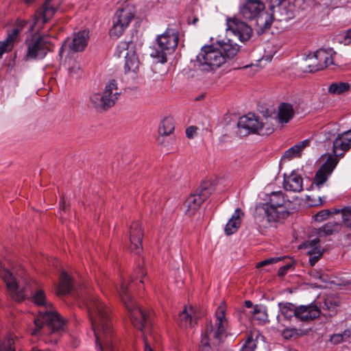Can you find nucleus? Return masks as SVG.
<instances>
[{"mask_svg":"<svg viewBox=\"0 0 351 351\" xmlns=\"http://www.w3.org/2000/svg\"><path fill=\"white\" fill-rule=\"evenodd\" d=\"M23 1H24L25 3H27V4L29 5V4H31V3L33 2V0H23Z\"/></svg>","mask_w":351,"mask_h":351,"instance_id":"774afa93","label":"nucleus"},{"mask_svg":"<svg viewBox=\"0 0 351 351\" xmlns=\"http://www.w3.org/2000/svg\"><path fill=\"white\" fill-rule=\"evenodd\" d=\"M134 44L130 42H121L117 47V49L122 52V51H127L125 55V72L133 71L135 72L138 70L139 66V61L136 52L133 50Z\"/></svg>","mask_w":351,"mask_h":351,"instance_id":"f3484780","label":"nucleus"},{"mask_svg":"<svg viewBox=\"0 0 351 351\" xmlns=\"http://www.w3.org/2000/svg\"><path fill=\"white\" fill-rule=\"evenodd\" d=\"M217 43L220 46V49L219 50L224 56V60L226 58H232L234 57L239 50V47L237 44H233L230 39L227 42L219 40Z\"/></svg>","mask_w":351,"mask_h":351,"instance_id":"a878e982","label":"nucleus"},{"mask_svg":"<svg viewBox=\"0 0 351 351\" xmlns=\"http://www.w3.org/2000/svg\"><path fill=\"white\" fill-rule=\"evenodd\" d=\"M197 128L195 126H190L186 130V135L187 138H192L196 133Z\"/></svg>","mask_w":351,"mask_h":351,"instance_id":"864d4df0","label":"nucleus"},{"mask_svg":"<svg viewBox=\"0 0 351 351\" xmlns=\"http://www.w3.org/2000/svg\"><path fill=\"white\" fill-rule=\"evenodd\" d=\"M317 61L319 62V67L320 70H322L329 65L333 64L332 55L335 53L332 49H319L315 52Z\"/></svg>","mask_w":351,"mask_h":351,"instance_id":"5701e85b","label":"nucleus"},{"mask_svg":"<svg viewBox=\"0 0 351 351\" xmlns=\"http://www.w3.org/2000/svg\"><path fill=\"white\" fill-rule=\"evenodd\" d=\"M20 32L18 29L14 27L10 32H8V36L4 40L6 43L12 46V44L16 40Z\"/></svg>","mask_w":351,"mask_h":351,"instance_id":"79ce46f5","label":"nucleus"},{"mask_svg":"<svg viewBox=\"0 0 351 351\" xmlns=\"http://www.w3.org/2000/svg\"><path fill=\"white\" fill-rule=\"evenodd\" d=\"M293 106L288 103H282L278 107V118L280 123H288L294 116Z\"/></svg>","mask_w":351,"mask_h":351,"instance_id":"bb28decb","label":"nucleus"},{"mask_svg":"<svg viewBox=\"0 0 351 351\" xmlns=\"http://www.w3.org/2000/svg\"><path fill=\"white\" fill-rule=\"evenodd\" d=\"M193 309L191 307L188 309L186 307L178 315L179 324L182 327L187 328L193 325L194 317L193 315Z\"/></svg>","mask_w":351,"mask_h":351,"instance_id":"2f4dec72","label":"nucleus"},{"mask_svg":"<svg viewBox=\"0 0 351 351\" xmlns=\"http://www.w3.org/2000/svg\"><path fill=\"white\" fill-rule=\"evenodd\" d=\"M341 230V223L335 221H328L318 229L319 237H326L338 233Z\"/></svg>","mask_w":351,"mask_h":351,"instance_id":"c756f323","label":"nucleus"},{"mask_svg":"<svg viewBox=\"0 0 351 351\" xmlns=\"http://www.w3.org/2000/svg\"><path fill=\"white\" fill-rule=\"evenodd\" d=\"M341 219V226H344L351 230V206L342 208Z\"/></svg>","mask_w":351,"mask_h":351,"instance_id":"4c0bfd02","label":"nucleus"},{"mask_svg":"<svg viewBox=\"0 0 351 351\" xmlns=\"http://www.w3.org/2000/svg\"><path fill=\"white\" fill-rule=\"evenodd\" d=\"M80 66L77 63H74L73 66L69 68V72L70 74L77 73L80 71Z\"/></svg>","mask_w":351,"mask_h":351,"instance_id":"4d7b16f0","label":"nucleus"},{"mask_svg":"<svg viewBox=\"0 0 351 351\" xmlns=\"http://www.w3.org/2000/svg\"><path fill=\"white\" fill-rule=\"evenodd\" d=\"M214 346H213L211 343L207 342L206 339L201 340L199 351H217Z\"/></svg>","mask_w":351,"mask_h":351,"instance_id":"a18cd8bd","label":"nucleus"},{"mask_svg":"<svg viewBox=\"0 0 351 351\" xmlns=\"http://www.w3.org/2000/svg\"><path fill=\"white\" fill-rule=\"evenodd\" d=\"M242 216H243V213L239 208H237L226 225L224 231L227 235L232 234L239 229L241 226V217Z\"/></svg>","mask_w":351,"mask_h":351,"instance_id":"b1692460","label":"nucleus"},{"mask_svg":"<svg viewBox=\"0 0 351 351\" xmlns=\"http://www.w3.org/2000/svg\"><path fill=\"white\" fill-rule=\"evenodd\" d=\"M330 214L329 210H322L314 215V219L316 221H322L327 219Z\"/></svg>","mask_w":351,"mask_h":351,"instance_id":"49530a36","label":"nucleus"},{"mask_svg":"<svg viewBox=\"0 0 351 351\" xmlns=\"http://www.w3.org/2000/svg\"><path fill=\"white\" fill-rule=\"evenodd\" d=\"M330 341L334 344H338L343 341V334H334L330 337Z\"/></svg>","mask_w":351,"mask_h":351,"instance_id":"3c124183","label":"nucleus"},{"mask_svg":"<svg viewBox=\"0 0 351 351\" xmlns=\"http://www.w3.org/2000/svg\"><path fill=\"white\" fill-rule=\"evenodd\" d=\"M94 331L97 346L99 351H113L112 330L107 307L91 293L82 298Z\"/></svg>","mask_w":351,"mask_h":351,"instance_id":"f257e3e1","label":"nucleus"},{"mask_svg":"<svg viewBox=\"0 0 351 351\" xmlns=\"http://www.w3.org/2000/svg\"><path fill=\"white\" fill-rule=\"evenodd\" d=\"M179 40V32L173 28H167L165 33L157 37V47L152 49L150 56L158 62H167V54L175 50Z\"/></svg>","mask_w":351,"mask_h":351,"instance_id":"20e7f679","label":"nucleus"},{"mask_svg":"<svg viewBox=\"0 0 351 351\" xmlns=\"http://www.w3.org/2000/svg\"><path fill=\"white\" fill-rule=\"evenodd\" d=\"M293 266V263H288L281 267H280L278 274L280 277H283L286 275L288 270Z\"/></svg>","mask_w":351,"mask_h":351,"instance_id":"09e8293b","label":"nucleus"},{"mask_svg":"<svg viewBox=\"0 0 351 351\" xmlns=\"http://www.w3.org/2000/svg\"><path fill=\"white\" fill-rule=\"evenodd\" d=\"M308 254L309 255L310 265L313 266L322 256L323 251L318 247H314L311 250L308 251Z\"/></svg>","mask_w":351,"mask_h":351,"instance_id":"58836bf2","label":"nucleus"},{"mask_svg":"<svg viewBox=\"0 0 351 351\" xmlns=\"http://www.w3.org/2000/svg\"><path fill=\"white\" fill-rule=\"evenodd\" d=\"M291 202L285 200V194L282 191L273 192L270 195L269 201L265 205V213L268 221L275 222L287 218Z\"/></svg>","mask_w":351,"mask_h":351,"instance_id":"423d86ee","label":"nucleus"},{"mask_svg":"<svg viewBox=\"0 0 351 351\" xmlns=\"http://www.w3.org/2000/svg\"><path fill=\"white\" fill-rule=\"evenodd\" d=\"M239 16L245 20L256 21V32L261 35L271 27V18L260 0H247L239 10Z\"/></svg>","mask_w":351,"mask_h":351,"instance_id":"7ed1b4c3","label":"nucleus"},{"mask_svg":"<svg viewBox=\"0 0 351 351\" xmlns=\"http://www.w3.org/2000/svg\"><path fill=\"white\" fill-rule=\"evenodd\" d=\"M252 314L254 315H260V316L257 317V319L259 320H265L267 317V313L263 310L262 306L258 304L253 306Z\"/></svg>","mask_w":351,"mask_h":351,"instance_id":"37998d69","label":"nucleus"},{"mask_svg":"<svg viewBox=\"0 0 351 351\" xmlns=\"http://www.w3.org/2000/svg\"><path fill=\"white\" fill-rule=\"evenodd\" d=\"M205 95L204 94L200 95L199 97H197L195 99L197 101L202 100L204 98Z\"/></svg>","mask_w":351,"mask_h":351,"instance_id":"69168bd1","label":"nucleus"},{"mask_svg":"<svg viewBox=\"0 0 351 351\" xmlns=\"http://www.w3.org/2000/svg\"><path fill=\"white\" fill-rule=\"evenodd\" d=\"M134 15L128 9L118 10L112 18V27L110 29V36L118 38L122 35L125 28L129 25Z\"/></svg>","mask_w":351,"mask_h":351,"instance_id":"ddd939ff","label":"nucleus"},{"mask_svg":"<svg viewBox=\"0 0 351 351\" xmlns=\"http://www.w3.org/2000/svg\"><path fill=\"white\" fill-rule=\"evenodd\" d=\"M128 284L122 282L117 289L120 298L128 311L130 319L134 327L143 330L148 321L145 313L136 304L128 292Z\"/></svg>","mask_w":351,"mask_h":351,"instance_id":"39448f33","label":"nucleus"},{"mask_svg":"<svg viewBox=\"0 0 351 351\" xmlns=\"http://www.w3.org/2000/svg\"><path fill=\"white\" fill-rule=\"evenodd\" d=\"M216 322L215 324L211 322L206 324L204 332L202 333L201 340L210 342L213 346H218L222 335L226 332L227 321L225 317V311L221 307H219L215 313Z\"/></svg>","mask_w":351,"mask_h":351,"instance_id":"1a4fd4ad","label":"nucleus"},{"mask_svg":"<svg viewBox=\"0 0 351 351\" xmlns=\"http://www.w3.org/2000/svg\"><path fill=\"white\" fill-rule=\"evenodd\" d=\"M204 202L195 193L191 194L185 201L184 206L186 208V214L192 216L199 209Z\"/></svg>","mask_w":351,"mask_h":351,"instance_id":"cd10ccee","label":"nucleus"},{"mask_svg":"<svg viewBox=\"0 0 351 351\" xmlns=\"http://www.w3.org/2000/svg\"><path fill=\"white\" fill-rule=\"evenodd\" d=\"M88 34L87 30L80 31L75 34L72 40L69 38L64 40L60 49L59 56L62 57L64 51L67 49L75 52L83 51L88 43Z\"/></svg>","mask_w":351,"mask_h":351,"instance_id":"4468645a","label":"nucleus"},{"mask_svg":"<svg viewBox=\"0 0 351 351\" xmlns=\"http://www.w3.org/2000/svg\"><path fill=\"white\" fill-rule=\"evenodd\" d=\"M320 310L315 304L300 305L298 306L297 319L302 322H309L318 317Z\"/></svg>","mask_w":351,"mask_h":351,"instance_id":"412c9836","label":"nucleus"},{"mask_svg":"<svg viewBox=\"0 0 351 351\" xmlns=\"http://www.w3.org/2000/svg\"><path fill=\"white\" fill-rule=\"evenodd\" d=\"M319 62L317 61L315 53L310 54L306 57L302 63L301 69L304 72H315L319 71Z\"/></svg>","mask_w":351,"mask_h":351,"instance_id":"7c9ffc66","label":"nucleus"},{"mask_svg":"<svg viewBox=\"0 0 351 351\" xmlns=\"http://www.w3.org/2000/svg\"><path fill=\"white\" fill-rule=\"evenodd\" d=\"M308 243H309V245L311 247H312L313 248L317 247V245L319 243V239L318 238H315V239L308 241Z\"/></svg>","mask_w":351,"mask_h":351,"instance_id":"bf43d9fd","label":"nucleus"},{"mask_svg":"<svg viewBox=\"0 0 351 351\" xmlns=\"http://www.w3.org/2000/svg\"><path fill=\"white\" fill-rule=\"evenodd\" d=\"M143 237V232L141 226L138 221H134L130 226V250L138 254L142 251V239Z\"/></svg>","mask_w":351,"mask_h":351,"instance_id":"6ab92c4d","label":"nucleus"},{"mask_svg":"<svg viewBox=\"0 0 351 351\" xmlns=\"http://www.w3.org/2000/svg\"><path fill=\"white\" fill-rule=\"evenodd\" d=\"M303 179L300 175L292 172L284 179L283 186L286 191L299 193L303 190Z\"/></svg>","mask_w":351,"mask_h":351,"instance_id":"4be33fe9","label":"nucleus"},{"mask_svg":"<svg viewBox=\"0 0 351 351\" xmlns=\"http://www.w3.org/2000/svg\"><path fill=\"white\" fill-rule=\"evenodd\" d=\"M278 306L281 314L287 319H291L293 317L297 318L298 306L289 302H280Z\"/></svg>","mask_w":351,"mask_h":351,"instance_id":"473e14b6","label":"nucleus"},{"mask_svg":"<svg viewBox=\"0 0 351 351\" xmlns=\"http://www.w3.org/2000/svg\"><path fill=\"white\" fill-rule=\"evenodd\" d=\"M272 12L269 14L271 18V25L274 21L279 22L288 21L294 17L292 10L286 5L281 4H271Z\"/></svg>","mask_w":351,"mask_h":351,"instance_id":"aec40b11","label":"nucleus"},{"mask_svg":"<svg viewBox=\"0 0 351 351\" xmlns=\"http://www.w3.org/2000/svg\"><path fill=\"white\" fill-rule=\"evenodd\" d=\"M351 148V129L339 134L333 141L332 152L336 156L342 157Z\"/></svg>","mask_w":351,"mask_h":351,"instance_id":"a211bd4d","label":"nucleus"},{"mask_svg":"<svg viewBox=\"0 0 351 351\" xmlns=\"http://www.w3.org/2000/svg\"><path fill=\"white\" fill-rule=\"evenodd\" d=\"M337 157V156H336V155H328L326 160L316 172L313 180V184H315L318 188H320V186L328 180L329 176L337 166L339 162Z\"/></svg>","mask_w":351,"mask_h":351,"instance_id":"2eb2a0df","label":"nucleus"},{"mask_svg":"<svg viewBox=\"0 0 351 351\" xmlns=\"http://www.w3.org/2000/svg\"><path fill=\"white\" fill-rule=\"evenodd\" d=\"M0 351H15L12 337H8L1 341Z\"/></svg>","mask_w":351,"mask_h":351,"instance_id":"ea45409f","label":"nucleus"},{"mask_svg":"<svg viewBox=\"0 0 351 351\" xmlns=\"http://www.w3.org/2000/svg\"><path fill=\"white\" fill-rule=\"evenodd\" d=\"M49 41L44 36H34L27 43L25 60L44 58L49 51Z\"/></svg>","mask_w":351,"mask_h":351,"instance_id":"f8f14e48","label":"nucleus"},{"mask_svg":"<svg viewBox=\"0 0 351 351\" xmlns=\"http://www.w3.org/2000/svg\"><path fill=\"white\" fill-rule=\"evenodd\" d=\"M310 140L306 139L288 149L284 154L283 158L291 160L295 157H299L302 151L309 145Z\"/></svg>","mask_w":351,"mask_h":351,"instance_id":"c85d7f7f","label":"nucleus"},{"mask_svg":"<svg viewBox=\"0 0 351 351\" xmlns=\"http://www.w3.org/2000/svg\"><path fill=\"white\" fill-rule=\"evenodd\" d=\"M34 302L38 306H45L46 311H40V318L36 319L34 323L37 328L32 332L36 335L37 330L46 324L51 333L58 332L63 328L64 322L60 315L53 311L52 304L46 302V297L43 290H37L33 295Z\"/></svg>","mask_w":351,"mask_h":351,"instance_id":"f03ea898","label":"nucleus"},{"mask_svg":"<svg viewBox=\"0 0 351 351\" xmlns=\"http://www.w3.org/2000/svg\"><path fill=\"white\" fill-rule=\"evenodd\" d=\"M308 331L295 328H286L282 331V336L286 340L297 339L300 337L307 335Z\"/></svg>","mask_w":351,"mask_h":351,"instance_id":"f704fd0d","label":"nucleus"},{"mask_svg":"<svg viewBox=\"0 0 351 351\" xmlns=\"http://www.w3.org/2000/svg\"><path fill=\"white\" fill-rule=\"evenodd\" d=\"M256 343L252 337H248L240 351H254Z\"/></svg>","mask_w":351,"mask_h":351,"instance_id":"a19ab883","label":"nucleus"},{"mask_svg":"<svg viewBox=\"0 0 351 351\" xmlns=\"http://www.w3.org/2000/svg\"><path fill=\"white\" fill-rule=\"evenodd\" d=\"M64 0H46L45 3L36 11L32 24L29 26V31L35 28L39 30L47 23L60 9Z\"/></svg>","mask_w":351,"mask_h":351,"instance_id":"9b49d317","label":"nucleus"},{"mask_svg":"<svg viewBox=\"0 0 351 351\" xmlns=\"http://www.w3.org/2000/svg\"><path fill=\"white\" fill-rule=\"evenodd\" d=\"M225 62L224 56L212 45H205L197 56V66L204 72L213 71Z\"/></svg>","mask_w":351,"mask_h":351,"instance_id":"0eeeda50","label":"nucleus"},{"mask_svg":"<svg viewBox=\"0 0 351 351\" xmlns=\"http://www.w3.org/2000/svg\"><path fill=\"white\" fill-rule=\"evenodd\" d=\"M285 0H271V4H281Z\"/></svg>","mask_w":351,"mask_h":351,"instance_id":"0e129e2a","label":"nucleus"},{"mask_svg":"<svg viewBox=\"0 0 351 351\" xmlns=\"http://www.w3.org/2000/svg\"><path fill=\"white\" fill-rule=\"evenodd\" d=\"M144 343H145V348L144 351H153L152 348H151L150 345L148 343L147 339L144 338Z\"/></svg>","mask_w":351,"mask_h":351,"instance_id":"052dcab7","label":"nucleus"},{"mask_svg":"<svg viewBox=\"0 0 351 351\" xmlns=\"http://www.w3.org/2000/svg\"><path fill=\"white\" fill-rule=\"evenodd\" d=\"M266 125V123L260 122L254 114H248L239 118L237 123V133L240 136H246L256 133L260 135H269L274 132V129Z\"/></svg>","mask_w":351,"mask_h":351,"instance_id":"9d476101","label":"nucleus"},{"mask_svg":"<svg viewBox=\"0 0 351 351\" xmlns=\"http://www.w3.org/2000/svg\"><path fill=\"white\" fill-rule=\"evenodd\" d=\"M310 274H311V276L312 277H313L315 279H319L322 282H326L327 281V280L324 278V276L322 274H321L319 271H317L316 270L311 271Z\"/></svg>","mask_w":351,"mask_h":351,"instance_id":"5fc2aeb1","label":"nucleus"},{"mask_svg":"<svg viewBox=\"0 0 351 351\" xmlns=\"http://www.w3.org/2000/svg\"><path fill=\"white\" fill-rule=\"evenodd\" d=\"M175 129L174 121L172 117H165L160 123L158 133L163 135H170Z\"/></svg>","mask_w":351,"mask_h":351,"instance_id":"72a5a7b5","label":"nucleus"},{"mask_svg":"<svg viewBox=\"0 0 351 351\" xmlns=\"http://www.w3.org/2000/svg\"><path fill=\"white\" fill-rule=\"evenodd\" d=\"M72 287L71 277L64 271H62L60 276V282L56 287V294L58 296L66 295L71 292Z\"/></svg>","mask_w":351,"mask_h":351,"instance_id":"393cba45","label":"nucleus"},{"mask_svg":"<svg viewBox=\"0 0 351 351\" xmlns=\"http://www.w3.org/2000/svg\"><path fill=\"white\" fill-rule=\"evenodd\" d=\"M12 49V46H10L8 43H6L5 41L0 42V59L2 57V55L5 52H8L10 51Z\"/></svg>","mask_w":351,"mask_h":351,"instance_id":"8fccbe9b","label":"nucleus"},{"mask_svg":"<svg viewBox=\"0 0 351 351\" xmlns=\"http://www.w3.org/2000/svg\"><path fill=\"white\" fill-rule=\"evenodd\" d=\"M227 30L237 36L241 42L248 40L252 36V27L237 17L227 20Z\"/></svg>","mask_w":351,"mask_h":351,"instance_id":"dca6fc26","label":"nucleus"},{"mask_svg":"<svg viewBox=\"0 0 351 351\" xmlns=\"http://www.w3.org/2000/svg\"><path fill=\"white\" fill-rule=\"evenodd\" d=\"M168 135H163V134H159V136H158V137L157 138L158 143L159 144H161V145H164V146H167L168 145V143L166 141L165 138Z\"/></svg>","mask_w":351,"mask_h":351,"instance_id":"13d9d810","label":"nucleus"},{"mask_svg":"<svg viewBox=\"0 0 351 351\" xmlns=\"http://www.w3.org/2000/svg\"><path fill=\"white\" fill-rule=\"evenodd\" d=\"M119 96L117 82L112 80L106 85L102 93H95L90 97V103L97 111H105L114 105Z\"/></svg>","mask_w":351,"mask_h":351,"instance_id":"6e6552de","label":"nucleus"},{"mask_svg":"<svg viewBox=\"0 0 351 351\" xmlns=\"http://www.w3.org/2000/svg\"><path fill=\"white\" fill-rule=\"evenodd\" d=\"M343 43L345 45L351 43V29H348L343 36Z\"/></svg>","mask_w":351,"mask_h":351,"instance_id":"6e6d98bb","label":"nucleus"},{"mask_svg":"<svg viewBox=\"0 0 351 351\" xmlns=\"http://www.w3.org/2000/svg\"><path fill=\"white\" fill-rule=\"evenodd\" d=\"M245 306L246 308H252L253 307V303L250 300H245Z\"/></svg>","mask_w":351,"mask_h":351,"instance_id":"e2e57ef3","label":"nucleus"},{"mask_svg":"<svg viewBox=\"0 0 351 351\" xmlns=\"http://www.w3.org/2000/svg\"><path fill=\"white\" fill-rule=\"evenodd\" d=\"M281 260H282V258H280V257H275V258H267V259H265V260H264L263 261L259 262L257 264V267H263V266H265V265H271V264H274V263H276L279 262Z\"/></svg>","mask_w":351,"mask_h":351,"instance_id":"de8ad7c7","label":"nucleus"},{"mask_svg":"<svg viewBox=\"0 0 351 351\" xmlns=\"http://www.w3.org/2000/svg\"><path fill=\"white\" fill-rule=\"evenodd\" d=\"M199 19L197 16H193L192 21H190V19L189 18L188 19V23L189 24H192L193 25H195L197 24V23L198 22Z\"/></svg>","mask_w":351,"mask_h":351,"instance_id":"680f3d73","label":"nucleus"},{"mask_svg":"<svg viewBox=\"0 0 351 351\" xmlns=\"http://www.w3.org/2000/svg\"><path fill=\"white\" fill-rule=\"evenodd\" d=\"M214 187L211 183L204 182L201 184L199 187L195 192L204 202L213 192Z\"/></svg>","mask_w":351,"mask_h":351,"instance_id":"c9c22d12","label":"nucleus"},{"mask_svg":"<svg viewBox=\"0 0 351 351\" xmlns=\"http://www.w3.org/2000/svg\"><path fill=\"white\" fill-rule=\"evenodd\" d=\"M350 85L347 82H334L328 87V93L332 95H341L349 90Z\"/></svg>","mask_w":351,"mask_h":351,"instance_id":"e433bc0d","label":"nucleus"},{"mask_svg":"<svg viewBox=\"0 0 351 351\" xmlns=\"http://www.w3.org/2000/svg\"><path fill=\"white\" fill-rule=\"evenodd\" d=\"M147 274V271L144 269L142 265H138V267L134 271V276H132V280H134L136 278H140V283L143 284L144 282L142 278L145 276Z\"/></svg>","mask_w":351,"mask_h":351,"instance_id":"c03bdc74","label":"nucleus"},{"mask_svg":"<svg viewBox=\"0 0 351 351\" xmlns=\"http://www.w3.org/2000/svg\"><path fill=\"white\" fill-rule=\"evenodd\" d=\"M27 23H28V22L27 21L18 19L16 21L14 27L16 29H18L19 31L21 32L24 29V27L27 25Z\"/></svg>","mask_w":351,"mask_h":351,"instance_id":"603ef678","label":"nucleus"},{"mask_svg":"<svg viewBox=\"0 0 351 351\" xmlns=\"http://www.w3.org/2000/svg\"><path fill=\"white\" fill-rule=\"evenodd\" d=\"M341 210H342V208H341V209H336V210L334 211V213H335V214H339V213H341Z\"/></svg>","mask_w":351,"mask_h":351,"instance_id":"338daca9","label":"nucleus"}]
</instances>
